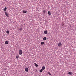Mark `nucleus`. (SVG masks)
<instances>
[{
    "label": "nucleus",
    "instance_id": "7",
    "mask_svg": "<svg viewBox=\"0 0 76 76\" xmlns=\"http://www.w3.org/2000/svg\"><path fill=\"white\" fill-rule=\"evenodd\" d=\"M28 70H29L28 69V68H26L25 69V71L26 72H28Z\"/></svg>",
    "mask_w": 76,
    "mask_h": 76
},
{
    "label": "nucleus",
    "instance_id": "11",
    "mask_svg": "<svg viewBox=\"0 0 76 76\" xmlns=\"http://www.w3.org/2000/svg\"><path fill=\"white\" fill-rule=\"evenodd\" d=\"M43 39V40H47V38L46 37H44Z\"/></svg>",
    "mask_w": 76,
    "mask_h": 76
},
{
    "label": "nucleus",
    "instance_id": "16",
    "mask_svg": "<svg viewBox=\"0 0 76 76\" xmlns=\"http://www.w3.org/2000/svg\"><path fill=\"white\" fill-rule=\"evenodd\" d=\"M43 71V70H42V69H41L39 70V72H40V73H42V72Z\"/></svg>",
    "mask_w": 76,
    "mask_h": 76
},
{
    "label": "nucleus",
    "instance_id": "3",
    "mask_svg": "<svg viewBox=\"0 0 76 76\" xmlns=\"http://www.w3.org/2000/svg\"><path fill=\"white\" fill-rule=\"evenodd\" d=\"M62 45V44H61V43L59 42L58 43V47H61Z\"/></svg>",
    "mask_w": 76,
    "mask_h": 76
},
{
    "label": "nucleus",
    "instance_id": "8",
    "mask_svg": "<svg viewBox=\"0 0 76 76\" xmlns=\"http://www.w3.org/2000/svg\"><path fill=\"white\" fill-rule=\"evenodd\" d=\"M72 74H73V73H72V72H68V74L69 75H72Z\"/></svg>",
    "mask_w": 76,
    "mask_h": 76
},
{
    "label": "nucleus",
    "instance_id": "4",
    "mask_svg": "<svg viewBox=\"0 0 76 76\" xmlns=\"http://www.w3.org/2000/svg\"><path fill=\"white\" fill-rule=\"evenodd\" d=\"M45 12H46V11L45 10H44L43 11V15H45Z\"/></svg>",
    "mask_w": 76,
    "mask_h": 76
},
{
    "label": "nucleus",
    "instance_id": "20",
    "mask_svg": "<svg viewBox=\"0 0 76 76\" xmlns=\"http://www.w3.org/2000/svg\"><path fill=\"white\" fill-rule=\"evenodd\" d=\"M16 58H17V59H18V56H16Z\"/></svg>",
    "mask_w": 76,
    "mask_h": 76
},
{
    "label": "nucleus",
    "instance_id": "9",
    "mask_svg": "<svg viewBox=\"0 0 76 76\" xmlns=\"http://www.w3.org/2000/svg\"><path fill=\"white\" fill-rule=\"evenodd\" d=\"M26 12H27V11L26 10H23V13H26Z\"/></svg>",
    "mask_w": 76,
    "mask_h": 76
},
{
    "label": "nucleus",
    "instance_id": "6",
    "mask_svg": "<svg viewBox=\"0 0 76 76\" xmlns=\"http://www.w3.org/2000/svg\"><path fill=\"white\" fill-rule=\"evenodd\" d=\"M44 33L45 35L46 34H48V31H44Z\"/></svg>",
    "mask_w": 76,
    "mask_h": 76
},
{
    "label": "nucleus",
    "instance_id": "18",
    "mask_svg": "<svg viewBox=\"0 0 76 76\" xmlns=\"http://www.w3.org/2000/svg\"><path fill=\"white\" fill-rule=\"evenodd\" d=\"M6 32L7 34H9V31L7 30L6 31Z\"/></svg>",
    "mask_w": 76,
    "mask_h": 76
},
{
    "label": "nucleus",
    "instance_id": "2",
    "mask_svg": "<svg viewBox=\"0 0 76 76\" xmlns=\"http://www.w3.org/2000/svg\"><path fill=\"white\" fill-rule=\"evenodd\" d=\"M5 14L7 18H9V14H8L6 12H5Z\"/></svg>",
    "mask_w": 76,
    "mask_h": 76
},
{
    "label": "nucleus",
    "instance_id": "5",
    "mask_svg": "<svg viewBox=\"0 0 76 76\" xmlns=\"http://www.w3.org/2000/svg\"><path fill=\"white\" fill-rule=\"evenodd\" d=\"M48 13L49 15V16H51V12H50V11L48 12Z\"/></svg>",
    "mask_w": 76,
    "mask_h": 76
},
{
    "label": "nucleus",
    "instance_id": "10",
    "mask_svg": "<svg viewBox=\"0 0 76 76\" xmlns=\"http://www.w3.org/2000/svg\"><path fill=\"white\" fill-rule=\"evenodd\" d=\"M45 69V66H43L42 67V70H43Z\"/></svg>",
    "mask_w": 76,
    "mask_h": 76
},
{
    "label": "nucleus",
    "instance_id": "14",
    "mask_svg": "<svg viewBox=\"0 0 76 76\" xmlns=\"http://www.w3.org/2000/svg\"><path fill=\"white\" fill-rule=\"evenodd\" d=\"M7 10V7H5L4 8V9L3 10L4 11H6Z\"/></svg>",
    "mask_w": 76,
    "mask_h": 76
},
{
    "label": "nucleus",
    "instance_id": "19",
    "mask_svg": "<svg viewBox=\"0 0 76 76\" xmlns=\"http://www.w3.org/2000/svg\"><path fill=\"white\" fill-rule=\"evenodd\" d=\"M48 75H51V73H50V72H48Z\"/></svg>",
    "mask_w": 76,
    "mask_h": 76
},
{
    "label": "nucleus",
    "instance_id": "21",
    "mask_svg": "<svg viewBox=\"0 0 76 76\" xmlns=\"http://www.w3.org/2000/svg\"><path fill=\"white\" fill-rule=\"evenodd\" d=\"M71 26H71V25L69 26V27H70H70H71Z\"/></svg>",
    "mask_w": 76,
    "mask_h": 76
},
{
    "label": "nucleus",
    "instance_id": "12",
    "mask_svg": "<svg viewBox=\"0 0 76 76\" xmlns=\"http://www.w3.org/2000/svg\"><path fill=\"white\" fill-rule=\"evenodd\" d=\"M9 44V42H8V41H6L5 42V44L6 45L7 44Z\"/></svg>",
    "mask_w": 76,
    "mask_h": 76
},
{
    "label": "nucleus",
    "instance_id": "15",
    "mask_svg": "<svg viewBox=\"0 0 76 76\" xmlns=\"http://www.w3.org/2000/svg\"><path fill=\"white\" fill-rule=\"evenodd\" d=\"M20 31H22V28H20L19 29Z\"/></svg>",
    "mask_w": 76,
    "mask_h": 76
},
{
    "label": "nucleus",
    "instance_id": "17",
    "mask_svg": "<svg viewBox=\"0 0 76 76\" xmlns=\"http://www.w3.org/2000/svg\"><path fill=\"white\" fill-rule=\"evenodd\" d=\"M41 45H44V42H41Z\"/></svg>",
    "mask_w": 76,
    "mask_h": 76
},
{
    "label": "nucleus",
    "instance_id": "1",
    "mask_svg": "<svg viewBox=\"0 0 76 76\" xmlns=\"http://www.w3.org/2000/svg\"><path fill=\"white\" fill-rule=\"evenodd\" d=\"M23 53V52H22V50H20L19 51V54L20 55H22V54Z\"/></svg>",
    "mask_w": 76,
    "mask_h": 76
},
{
    "label": "nucleus",
    "instance_id": "13",
    "mask_svg": "<svg viewBox=\"0 0 76 76\" xmlns=\"http://www.w3.org/2000/svg\"><path fill=\"white\" fill-rule=\"evenodd\" d=\"M34 64L36 67H38V64H36V63H34Z\"/></svg>",
    "mask_w": 76,
    "mask_h": 76
}]
</instances>
